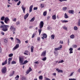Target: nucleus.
<instances>
[{
	"label": "nucleus",
	"mask_w": 80,
	"mask_h": 80,
	"mask_svg": "<svg viewBox=\"0 0 80 80\" xmlns=\"http://www.w3.org/2000/svg\"><path fill=\"white\" fill-rule=\"evenodd\" d=\"M10 26L9 25H1L0 27V28H2V30L4 32H7L8 31V28H9Z\"/></svg>",
	"instance_id": "nucleus-1"
},
{
	"label": "nucleus",
	"mask_w": 80,
	"mask_h": 80,
	"mask_svg": "<svg viewBox=\"0 0 80 80\" xmlns=\"http://www.w3.org/2000/svg\"><path fill=\"white\" fill-rule=\"evenodd\" d=\"M44 24V23L43 21H41L39 24V28L40 29H38V31L39 33V35H40V33H41V32H42V29L41 28H43V25Z\"/></svg>",
	"instance_id": "nucleus-2"
},
{
	"label": "nucleus",
	"mask_w": 80,
	"mask_h": 80,
	"mask_svg": "<svg viewBox=\"0 0 80 80\" xmlns=\"http://www.w3.org/2000/svg\"><path fill=\"white\" fill-rule=\"evenodd\" d=\"M24 59V58L23 57L21 56L19 58V63H22L23 62V60Z\"/></svg>",
	"instance_id": "nucleus-3"
},
{
	"label": "nucleus",
	"mask_w": 80,
	"mask_h": 80,
	"mask_svg": "<svg viewBox=\"0 0 80 80\" xmlns=\"http://www.w3.org/2000/svg\"><path fill=\"white\" fill-rule=\"evenodd\" d=\"M2 73H5L7 72L6 67H4L2 69Z\"/></svg>",
	"instance_id": "nucleus-4"
},
{
	"label": "nucleus",
	"mask_w": 80,
	"mask_h": 80,
	"mask_svg": "<svg viewBox=\"0 0 80 80\" xmlns=\"http://www.w3.org/2000/svg\"><path fill=\"white\" fill-rule=\"evenodd\" d=\"M47 53V51L46 50L44 51L41 54V57H45V56H46V53Z\"/></svg>",
	"instance_id": "nucleus-5"
},
{
	"label": "nucleus",
	"mask_w": 80,
	"mask_h": 80,
	"mask_svg": "<svg viewBox=\"0 0 80 80\" xmlns=\"http://www.w3.org/2000/svg\"><path fill=\"white\" fill-rule=\"evenodd\" d=\"M10 20V19L8 18V17H6V18H4V22L6 23H8V22Z\"/></svg>",
	"instance_id": "nucleus-6"
},
{
	"label": "nucleus",
	"mask_w": 80,
	"mask_h": 80,
	"mask_svg": "<svg viewBox=\"0 0 80 80\" xmlns=\"http://www.w3.org/2000/svg\"><path fill=\"white\" fill-rule=\"evenodd\" d=\"M62 48V45H60V47L55 48L54 50L56 51L59 50H60V49Z\"/></svg>",
	"instance_id": "nucleus-7"
},
{
	"label": "nucleus",
	"mask_w": 80,
	"mask_h": 80,
	"mask_svg": "<svg viewBox=\"0 0 80 80\" xmlns=\"http://www.w3.org/2000/svg\"><path fill=\"white\" fill-rule=\"evenodd\" d=\"M32 69L31 68H29V69L28 70L27 72H26L27 74H28L29 73H30V72H31V71H32Z\"/></svg>",
	"instance_id": "nucleus-8"
},
{
	"label": "nucleus",
	"mask_w": 80,
	"mask_h": 80,
	"mask_svg": "<svg viewBox=\"0 0 80 80\" xmlns=\"http://www.w3.org/2000/svg\"><path fill=\"white\" fill-rule=\"evenodd\" d=\"M21 8L23 11V12L24 13H25V11L26 8H24V6H23V5L21 7Z\"/></svg>",
	"instance_id": "nucleus-9"
},
{
	"label": "nucleus",
	"mask_w": 80,
	"mask_h": 80,
	"mask_svg": "<svg viewBox=\"0 0 80 80\" xmlns=\"http://www.w3.org/2000/svg\"><path fill=\"white\" fill-rule=\"evenodd\" d=\"M56 70L58 73H63V70L59 69L58 68Z\"/></svg>",
	"instance_id": "nucleus-10"
},
{
	"label": "nucleus",
	"mask_w": 80,
	"mask_h": 80,
	"mask_svg": "<svg viewBox=\"0 0 80 80\" xmlns=\"http://www.w3.org/2000/svg\"><path fill=\"white\" fill-rule=\"evenodd\" d=\"M33 5H32L30 7H29V13L32 12V8H33Z\"/></svg>",
	"instance_id": "nucleus-11"
},
{
	"label": "nucleus",
	"mask_w": 80,
	"mask_h": 80,
	"mask_svg": "<svg viewBox=\"0 0 80 80\" xmlns=\"http://www.w3.org/2000/svg\"><path fill=\"white\" fill-rule=\"evenodd\" d=\"M29 15V14H28V13H27L24 16V19L25 20H26L27 18V17H28V16Z\"/></svg>",
	"instance_id": "nucleus-12"
},
{
	"label": "nucleus",
	"mask_w": 80,
	"mask_h": 80,
	"mask_svg": "<svg viewBox=\"0 0 80 80\" xmlns=\"http://www.w3.org/2000/svg\"><path fill=\"white\" fill-rule=\"evenodd\" d=\"M68 12L69 13H71V14H73V12L74 11L73 10H70L68 11Z\"/></svg>",
	"instance_id": "nucleus-13"
},
{
	"label": "nucleus",
	"mask_w": 80,
	"mask_h": 80,
	"mask_svg": "<svg viewBox=\"0 0 80 80\" xmlns=\"http://www.w3.org/2000/svg\"><path fill=\"white\" fill-rule=\"evenodd\" d=\"M7 63V59H6L5 61L2 63V65H6Z\"/></svg>",
	"instance_id": "nucleus-14"
},
{
	"label": "nucleus",
	"mask_w": 80,
	"mask_h": 80,
	"mask_svg": "<svg viewBox=\"0 0 80 80\" xmlns=\"http://www.w3.org/2000/svg\"><path fill=\"white\" fill-rule=\"evenodd\" d=\"M52 18L53 20H56V15H53L52 17Z\"/></svg>",
	"instance_id": "nucleus-15"
},
{
	"label": "nucleus",
	"mask_w": 80,
	"mask_h": 80,
	"mask_svg": "<svg viewBox=\"0 0 80 80\" xmlns=\"http://www.w3.org/2000/svg\"><path fill=\"white\" fill-rule=\"evenodd\" d=\"M28 61H27V60H26L23 63L21 64V65H25L27 63H28Z\"/></svg>",
	"instance_id": "nucleus-16"
},
{
	"label": "nucleus",
	"mask_w": 80,
	"mask_h": 80,
	"mask_svg": "<svg viewBox=\"0 0 80 80\" xmlns=\"http://www.w3.org/2000/svg\"><path fill=\"white\" fill-rule=\"evenodd\" d=\"M33 48H34L33 46H32L31 47V52H33Z\"/></svg>",
	"instance_id": "nucleus-17"
},
{
	"label": "nucleus",
	"mask_w": 80,
	"mask_h": 80,
	"mask_svg": "<svg viewBox=\"0 0 80 80\" xmlns=\"http://www.w3.org/2000/svg\"><path fill=\"white\" fill-rule=\"evenodd\" d=\"M64 18H68V15H67V13H65Z\"/></svg>",
	"instance_id": "nucleus-18"
},
{
	"label": "nucleus",
	"mask_w": 80,
	"mask_h": 80,
	"mask_svg": "<svg viewBox=\"0 0 80 80\" xmlns=\"http://www.w3.org/2000/svg\"><path fill=\"white\" fill-rule=\"evenodd\" d=\"M15 73V71H13L12 73H11L9 75L10 77H12V76H13V74Z\"/></svg>",
	"instance_id": "nucleus-19"
},
{
	"label": "nucleus",
	"mask_w": 80,
	"mask_h": 80,
	"mask_svg": "<svg viewBox=\"0 0 80 80\" xmlns=\"http://www.w3.org/2000/svg\"><path fill=\"white\" fill-rule=\"evenodd\" d=\"M35 20V17H33V18H32L31 19L30 21V22H33L34 20Z\"/></svg>",
	"instance_id": "nucleus-20"
},
{
	"label": "nucleus",
	"mask_w": 80,
	"mask_h": 80,
	"mask_svg": "<svg viewBox=\"0 0 80 80\" xmlns=\"http://www.w3.org/2000/svg\"><path fill=\"white\" fill-rule=\"evenodd\" d=\"M14 28V26L13 25L12 26L10 27V29H11V30H12Z\"/></svg>",
	"instance_id": "nucleus-21"
},
{
	"label": "nucleus",
	"mask_w": 80,
	"mask_h": 80,
	"mask_svg": "<svg viewBox=\"0 0 80 80\" xmlns=\"http://www.w3.org/2000/svg\"><path fill=\"white\" fill-rule=\"evenodd\" d=\"M43 36L44 38H46L47 37V34H46L45 33H44L43 34Z\"/></svg>",
	"instance_id": "nucleus-22"
},
{
	"label": "nucleus",
	"mask_w": 80,
	"mask_h": 80,
	"mask_svg": "<svg viewBox=\"0 0 80 80\" xmlns=\"http://www.w3.org/2000/svg\"><path fill=\"white\" fill-rule=\"evenodd\" d=\"M39 78L40 80H42L43 79V76H40L39 77Z\"/></svg>",
	"instance_id": "nucleus-23"
},
{
	"label": "nucleus",
	"mask_w": 80,
	"mask_h": 80,
	"mask_svg": "<svg viewBox=\"0 0 80 80\" xmlns=\"http://www.w3.org/2000/svg\"><path fill=\"white\" fill-rule=\"evenodd\" d=\"M63 62H64V61L63 60V59H62L61 60H60L58 62V63H63Z\"/></svg>",
	"instance_id": "nucleus-24"
},
{
	"label": "nucleus",
	"mask_w": 80,
	"mask_h": 80,
	"mask_svg": "<svg viewBox=\"0 0 80 80\" xmlns=\"http://www.w3.org/2000/svg\"><path fill=\"white\" fill-rule=\"evenodd\" d=\"M74 37H75V36H74L73 35H72L70 36L71 38H74Z\"/></svg>",
	"instance_id": "nucleus-25"
},
{
	"label": "nucleus",
	"mask_w": 80,
	"mask_h": 80,
	"mask_svg": "<svg viewBox=\"0 0 80 80\" xmlns=\"http://www.w3.org/2000/svg\"><path fill=\"white\" fill-rule=\"evenodd\" d=\"M78 25L79 26H80V19H79L78 20Z\"/></svg>",
	"instance_id": "nucleus-26"
},
{
	"label": "nucleus",
	"mask_w": 80,
	"mask_h": 80,
	"mask_svg": "<svg viewBox=\"0 0 80 80\" xmlns=\"http://www.w3.org/2000/svg\"><path fill=\"white\" fill-rule=\"evenodd\" d=\"M74 29L75 30H78V28H77V26H74Z\"/></svg>",
	"instance_id": "nucleus-27"
},
{
	"label": "nucleus",
	"mask_w": 80,
	"mask_h": 80,
	"mask_svg": "<svg viewBox=\"0 0 80 80\" xmlns=\"http://www.w3.org/2000/svg\"><path fill=\"white\" fill-rule=\"evenodd\" d=\"M46 60H47V57H46L43 58L42 59V60L43 61H45Z\"/></svg>",
	"instance_id": "nucleus-28"
},
{
	"label": "nucleus",
	"mask_w": 80,
	"mask_h": 80,
	"mask_svg": "<svg viewBox=\"0 0 80 80\" xmlns=\"http://www.w3.org/2000/svg\"><path fill=\"white\" fill-rule=\"evenodd\" d=\"M17 62L15 61H12L11 62V64H16Z\"/></svg>",
	"instance_id": "nucleus-29"
},
{
	"label": "nucleus",
	"mask_w": 80,
	"mask_h": 80,
	"mask_svg": "<svg viewBox=\"0 0 80 80\" xmlns=\"http://www.w3.org/2000/svg\"><path fill=\"white\" fill-rule=\"evenodd\" d=\"M21 80H25V77H22V78L21 79Z\"/></svg>",
	"instance_id": "nucleus-30"
},
{
	"label": "nucleus",
	"mask_w": 80,
	"mask_h": 80,
	"mask_svg": "<svg viewBox=\"0 0 80 80\" xmlns=\"http://www.w3.org/2000/svg\"><path fill=\"white\" fill-rule=\"evenodd\" d=\"M54 53L55 55L56 56H58V52H56V51H54Z\"/></svg>",
	"instance_id": "nucleus-31"
},
{
	"label": "nucleus",
	"mask_w": 80,
	"mask_h": 80,
	"mask_svg": "<svg viewBox=\"0 0 80 80\" xmlns=\"http://www.w3.org/2000/svg\"><path fill=\"white\" fill-rule=\"evenodd\" d=\"M40 7L41 8H43L44 7V5L43 4H41Z\"/></svg>",
	"instance_id": "nucleus-32"
},
{
	"label": "nucleus",
	"mask_w": 80,
	"mask_h": 80,
	"mask_svg": "<svg viewBox=\"0 0 80 80\" xmlns=\"http://www.w3.org/2000/svg\"><path fill=\"white\" fill-rule=\"evenodd\" d=\"M73 48H77V45L75 44H74L72 45Z\"/></svg>",
	"instance_id": "nucleus-33"
},
{
	"label": "nucleus",
	"mask_w": 80,
	"mask_h": 80,
	"mask_svg": "<svg viewBox=\"0 0 80 80\" xmlns=\"http://www.w3.org/2000/svg\"><path fill=\"white\" fill-rule=\"evenodd\" d=\"M5 18V17L4 16H2V17H1V20H4V19Z\"/></svg>",
	"instance_id": "nucleus-34"
},
{
	"label": "nucleus",
	"mask_w": 80,
	"mask_h": 80,
	"mask_svg": "<svg viewBox=\"0 0 80 80\" xmlns=\"http://www.w3.org/2000/svg\"><path fill=\"white\" fill-rule=\"evenodd\" d=\"M43 15L44 16H46L47 15V12H44L43 13Z\"/></svg>",
	"instance_id": "nucleus-35"
},
{
	"label": "nucleus",
	"mask_w": 80,
	"mask_h": 80,
	"mask_svg": "<svg viewBox=\"0 0 80 80\" xmlns=\"http://www.w3.org/2000/svg\"><path fill=\"white\" fill-rule=\"evenodd\" d=\"M16 39L18 40V43H20L21 42H20V40L18 38H16Z\"/></svg>",
	"instance_id": "nucleus-36"
},
{
	"label": "nucleus",
	"mask_w": 80,
	"mask_h": 80,
	"mask_svg": "<svg viewBox=\"0 0 80 80\" xmlns=\"http://www.w3.org/2000/svg\"><path fill=\"white\" fill-rule=\"evenodd\" d=\"M13 53H11L9 55V57H12L13 56Z\"/></svg>",
	"instance_id": "nucleus-37"
},
{
	"label": "nucleus",
	"mask_w": 80,
	"mask_h": 80,
	"mask_svg": "<svg viewBox=\"0 0 80 80\" xmlns=\"http://www.w3.org/2000/svg\"><path fill=\"white\" fill-rule=\"evenodd\" d=\"M15 47H16L17 48H18L19 47V44H16Z\"/></svg>",
	"instance_id": "nucleus-38"
},
{
	"label": "nucleus",
	"mask_w": 80,
	"mask_h": 80,
	"mask_svg": "<svg viewBox=\"0 0 80 80\" xmlns=\"http://www.w3.org/2000/svg\"><path fill=\"white\" fill-rule=\"evenodd\" d=\"M62 9L63 10H64V11L66 10H67V7H64Z\"/></svg>",
	"instance_id": "nucleus-39"
},
{
	"label": "nucleus",
	"mask_w": 80,
	"mask_h": 80,
	"mask_svg": "<svg viewBox=\"0 0 80 80\" xmlns=\"http://www.w3.org/2000/svg\"><path fill=\"white\" fill-rule=\"evenodd\" d=\"M19 76L18 75L16 76V77L15 78V79H16V78H17V79H18L19 78Z\"/></svg>",
	"instance_id": "nucleus-40"
},
{
	"label": "nucleus",
	"mask_w": 80,
	"mask_h": 80,
	"mask_svg": "<svg viewBox=\"0 0 80 80\" xmlns=\"http://www.w3.org/2000/svg\"><path fill=\"white\" fill-rule=\"evenodd\" d=\"M12 60V58H10L8 59V61H11V60Z\"/></svg>",
	"instance_id": "nucleus-41"
},
{
	"label": "nucleus",
	"mask_w": 80,
	"mask_h": 80,
	"mask_svg": "<svg viewBox=\"0 0 80 80\" xmlns=\"http://www.w3.org/2000/svg\"><path fill=\"white\" fill-rule=\"evenodd\" d=\"M68 21L64 20L62 21V23H67L68 22Z\"/></svg>",
	"instance_id": "nucleus-42"
},
{
	"label": "nucleus",
	"mask_w": 80,
	"mask_h": 80,
	"mask_svg": "<svg viewBox=\"0 0 80 80\" xmlns=\"http://www.w3.org/2000/svg\"><path fill=\"white\" fill-rule=\"evenodd\" d=\"M51 37L52 38V39H54V38H55V35H51Z\"/></svg>",
	"instance_id": "nucleus-43"
},
{
	"label": "nucleus",
	"mask_w": 80,
	"mask_h": 80,
	"mask_svg": "<svg viewBox=\"0 0 80 80\" xmlns=\"http://www.w3.org/2000/svg\"><path fill=\"white\" fill-rule=\"evenodd\" d=\"M21 3V1H19L18 3H17V5H20V4Z\"/></svg>",
	"instance_id": "nucleus-44"
},
{
	"label": "nucleus",
	"mask_w": 80,
	"mask_h": 80,
	"mask_svg": "<svg viewBox=\"0 0 80 80\" xmlns=\"http://www.w3.org/2000/svg\"><path fill=\"white\" fill-rule=\"evenodd\" d=\"M4 42H5V43H7V42H8L7 41V39H4Z\"/></svg>",
	"instance_id": "nucleus-45"
},
{
	"label": "nucleus",
	"mask_w": 80,
	"mask_h": 80,
	"mask_svg": "<svg viewBox=\"0 0 80 80\" xmlns=\"http://www.w3.org/2000/svg\"><path fill=\"white\" fill-rule=\"evenodd\" d=\"M17 48L15 47L12 49V50L14 51V50H17Z\"/></svg>",
	"instance_id": "nucleus-46"
},
{
	"label": "nucleus",
	"mask_w": 80,
	"mask_h": 80,
	"mask_svg": "<svg viewBox=\"0 0 80 80\" xmlns=\"http://www.w3.org/2000/svg\"><path fill=\"white\" fill-rule=\"evenodd\" d=\"M63 29L65 30H67V28L66 27H63Z\"/></svg>",
	"instance_id": "nucleus-47"
},
{
	"label": "nucleus",
	"mask_w": 80,
	"mask_h": 80,
	"mask_svg": "<svg viewBox=\"0 0 80 80\" xmlns=\"http://www.w3.org/2000/svg\"><path fill=\"white\" fill-rule=\"evenodd\" d=\"M16 20H17V19L16 18H14L12 20L13 22H16Z\"/></svg>",
	"instance_id": "nucleus-48"
},
{
	"label": "nucleus",
	"mask_w": 80,
	"mask_h": 80,
	"mask_svg": "<svg viewBox=\"0 0 80 80\" xmlns=\"http://www.w3.org/2000/svg\"><path fill=\"white\" fill-rule=\"evenodd\" d=\"M37 9H38V8L37 7H34L33 8V10H37Z\"/></svg>",
	"instance_id": "nucleus-49"
},
{
	"label": "nucleus",
	"mask_w": 80,
	"mask_h": 80,
	"mask_svg": "<svg viewBox=\"0 0 80 80\" xmlns=\"http://www.w3.org/2000/svg\"><path fill=\"white\" fill-rule=\"evenodd\" d=\"M73 49L72 48H70L69 49V51H73Z\"/></svg>",
	"instance_id": "nucleus-50"
},
{
	"label": "nucleus",
	"mask_w": 80,
	"mask_h": 80,
	"mask_svg": "<svg viewBox=\"0 0 80 80\" xmlns=\"http://www.w3.org/2000/svg\"><path fill=\"white\" fill-rule=\"evenodd\" d=\"M59 43L61 44H63V41H60Z\"/></svg>",
	"instance_id": "nucleus-51"
},
{
	"label": "nucleus",
	"mask_w": 80,
	"mask_h": 80,
	"mask_svg": "<svg viewBox=\"0 0 80 80\" xmlns=\"http://www.w3.org/2000/svg\"><path fill=\"white\" fill-rule=\"evenodd\" d=\"M1 33L3 35H5V33H4V32H3V31L1 32Z\"/></svg>",
	"instance_id": "nucleus-52"
},
{
	"label": "nucleus",
	"mask_w": 80,
	"mask_h": 80,
	"mask_svg": "<svg viewBox=\"0 0 80 80\" xmlns=\"http://www.w3.org/2000/svg\"><path fill=\"white\" fill-rule=\"evenodd\" d=\"M61 2H63V1H67V0H58Z\"/></svg>",
	"instance_id": "nucleus-53"
},
{
	"label": "nucleus",
	"mask_w": 80,
	"mask_h": 80,
	"mask_svg": "<svg viewBox=\"0 0 80 80\" xmlns=\"http://www.w3.org/2000/svg\"><path fill=\"white\" fill-rule=\"evenodd\" d=\"M73 73H74V72H72V73H71V74H70V76H72V75H73Z\"/></svg>",
	"instance_id": "nucleus-54"
},
{
	"label": "nucleus",
	"mask_w": 80,
	"mask_h": 80,
	"mask_svg": "<svg viewBox=\"0 0 80 80\" xmlns=\"http://www.w3.org/2000/svg\"><path fill=\"white\" fill-rule=\"evenodd\" d=\"M69 80H77L75 78H71V79H69Z\"/></svg>",
	"instance_id": "nucleus-55"
},
{
	"label": "nucleus",
	"mask_w": 80,
	"mask_h": 80,
	"mask_svg": "<svg viewBox=\"0 0 80 80\" xmlns=\"http://www.w3.org/2000/svg\"><path fill=\"white\" fill-rule=\"evenodd\" d=\"M16 24L17 25H19L20 24V22L19 21H18L16 22Z\"/></svg>",
	"instance_id": "nucleus-56"
},
{
	"label": "nucleus",
	"mask_w": 80,
	"mask_h": 80,
	"mask_svg": "<svg viewBox=\"0 0 80 80\" xmlns=\"http://www.w3.org/2000/svg\"><path fill=\"white\" fill-rule=\"evenodd\" d=\"M0 23H2V25H4V22L3 21H1Z\"/></svg>",
	"instance_id": "nucleus-57"
},
{
	"label": "nucleus",
	"mask_w": 80,
	"mask_h": 80,
	"mask_svg": "<svg viewBox=\"0 0 80 80\" xmlns=\"http://www.w3.org/2000/svg\"><path fill=\"white\" fill-rule=\"evenodd\" d=\"M40 37H38L37 38V40H38V41H40Z\"/></svg>",
	"instance_id": "nucleus-58"
},
{
	"label": "nucleus",
	"mask_w": 80,
	"mask_h": 80,
	"mask_svg": "<svg viewBox=\"0 0 80 80\" xmlns=\"http://www.w3.org/2000/svg\"><path fill=\"white\" fill-rule=\"evenodd\" d=\"M78 72L79 73H80V68L78 70Z\"/></svg>",
	"instance_id": "nucleus-59"
},
{
	"label": "nucleus",
	"mask_w": 80,
	"mask_h": 80,
	"mask_svg": "<svg viewBox=\"0 0 80 80\" xmlns=\"http://www.w3.org/2000/svg\"><path fill=\"white\" fill-rule=\"evenodd\" d=\"M8 65H10V61H8Z\"/></svg>",
	"instance_id": "nucleus-60"
},
{
	"label": "nucleus",
	"mask_w": 80,
	"mask_h": 80,
	"mask_svg": "<svg viewBox=\"0 0 80 80\" xmlns=\"http://www.w3.org/2000/svg\"><path fill=\"white\" fill-rule=\"evenodd\" d=\"M35 37V34H34V33L33 34L32 37V38H33L34 37Z\"/></svg>",
	"instance_id": "nucleus-61"
},
{
	"label": "nucleus",
	"mask_w": 80,
	"mask_h": 80,
	"mask_svg": "<svg viewBox=\"0 0 80 80\" xmlns=\"http://www.w3.org/2000/svg\"><path fill=\"white\" fill-rule=\"evenodd\" d=\"M34 63H36V64H38L39 63L38 62H34Z\"/></svg>",
	"instance_id": "nucleus-62"
},
{
	"label": "nucleus",
	"mask_w": 80,
	"mask_h": 80,
	"mask_svg": "<svg viewBox=\"0 0 80 80\" xmlns=\"http://www.w3.org/2000/svg\"><path fill=\"white\" fill-rule=\"evenodd\" d=\"M73 53V51H70V52H69L70 54H71V53Z\"/></svg>",
	"instance_id": "nucleus-63"
},
{
	"label": "nucleus",
	"mask_w": 80,
	"mask_h": 80,
	"mask_svg": "<svg viewBox=\"0 0 80 80\" xmlns=\"http://www.w3.org/2000/svg\"><path fill=\"white\" fill-rule=\"evenodd\" d=\"M33 28V26H31L29 27V28Z\"/></svg>",
	"instance_id": "nucleus-64"
}]
</instances>
